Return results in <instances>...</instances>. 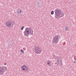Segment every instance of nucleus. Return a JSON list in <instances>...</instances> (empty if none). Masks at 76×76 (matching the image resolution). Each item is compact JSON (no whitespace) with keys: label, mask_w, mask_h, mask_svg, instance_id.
Masks as SVG:
<instances>
[{"label":"nucleus","mask_w":76,"mask_h":76,"mask_svg":"<svg viewBox=\"0 0 76 76\" xmlns=\"http://www.w3.org/2000/svg\"><path fill=\"white\" fill-rule=\"evenodd\" d=\"M34 50L35 53L36 54H41V51H42V49L39 46H37L34 48Z\"/></svg>","instance_id":"20e7f679"},{"label":"nucleus","mask_w":76,"mask_h":76,"mask_svg":"<svg viewBox=\"0 0 76 76\" xmlns=\"http://www.w3.org/2000/svg\"><path fill=\"white\" fill-rule=\"evenodd\" d=\"M58 63H59V62H58Z\"/></svg>","instance_id":"b1692460"},{"label":"nucleus","mask_w":76,"mask_h":76,"mask_svg":"<svg viewBox=\"0 0 76 76\" xmlns=\"http://www.w3.org/2000/svg\"><path fill=\"white\" fill-rule=\"evenodd\" d=\"M55 64H56L57 63L56 62V63H55Z\"/></svg>","instance_id":"6ab92c4d"},{"label":"nucleus","mask_w":76,"mask_h":76,"mask_svg":"<svg viewBox=\"0 0 76 76\" xmlns=\"http://www.w3.org/2000/svg\"><path fill=\"white\" fill-rule=\"evenodd\" d=\"M60 61L61 62V60H60Z\"/></svg>","instance_id":"412c9836"},{"label":"nucleus","mask_w":76,"mask_h":76,"mask_svg":"<svg viewBox=\"0 0 76 76\" xmlns=\"http://www.w3.org/2000/svg\"><path fill=\"white\" fill-rule=\"evenodd\" d=\"M48 64L49 65H50V64H51V62H50V61L49 60L48 61Z\"/></svg>","instance_id":"1a4fd4ad"},{"label":"nucleus","mask_w":76,"mask_h":76,"mask_svg":"<svg viewBox=\"0 0 76 76\" xmlns=\"http://www.w3.org/2000/svg\"><path fill=\"white\" fill-rule=\"evenodd\" d=\"M55 18H56V19H59V18L60 17V16H59V17H57V16L56 15L55 17Z\"/></svg>","instance_id":"9b49d317"},{"label":"nucleus","mask_w":76,"mask_h":76,"mask_svg":"<svg viewBox=\"0 0 76 76\" xmlns=\"http://www.w3.org/2000/svg\"><path fill=\"white\" fill-rule=\"evenodd\" d=\"M20 51H21V52L22 53H24V51H23V50H22V49H21Z\"/></svg>","instance_id":"ddd939ff"},{"label":"nucleus","mask_w":76,"mask_h":76,"mask_svg":"<svg viewBox=\"0 0 76 76\" xmlns=\"http://www.w3.org/2000/svg\"><path fill=\"white\" fill-rule=\"evenodd\" d=\"M51 15H53L54 14V11H52L51 12Z\"/></svg>","instance_id":"4468645a"},{"label":"nucleus","mask_w":76,"mask_h":76,"mask_svg":"<svg viewBox=\"0 0 76 76\" xmlns=\"http://www.w3.org/2000/svg\"><path fill=\"white\" fill-rule=\"evenodd\" d=\"M74 63H76V61H74Z\"/></svg>","instance_id":"4be33fe9"},{"label":"nucleus","mask_w":76,"mask_h":76,"mask_svg":"<svg viewBox=\"0 0 76 76\" xmlns=\"http://www.w3.org/2000/svg\"><path fill=\"white\" fill-rule=\"evenodd\" d=\"M13 26V24H12V26Z\"/></svg>","instance_id":"aec40b11"},{"label":"nucleus","mask_w":76,"mask_h":76,"mask_svg":"<svg viewBox=\"0 0 76 76\" xmlns=\"http://www.w3.org/2000/svg\"><path fill=\"white\" fill-rule=\"evenodd\" d=\"M68 27H67V26L65 28V31H68Z\"/></svg>","instance_id":"9d476101"},{"label":"nucleus","mask_w":76,"mask_h":76,"mask_svg":"<svg viewBox=\"0 0 76 76\" xmlns=\"http://www.w3.org/2000/svg\"><path fill=\"white\" fill-rule=\"evenodd\" d=\"M7 70V67L3 66L0 67V75H3Z\"/></svg>","instance_id":"39448f33"},{"label":"nucleus","mask_w":76,"mask_h":76,"mask_svg":"<svg viewBox=\"0 0 76 76\" xmlns=\"http://www.w3.org/2000/svg\"><path fill=\"white\" fill-rule=\"evenodd\" d=\"M21 12H22V11L20 10V13H21Z\"/></svg>","instance_id":"dca6fc26"},{"label":"nucleus","mask_w":76,"mask_h":76,"mask_svg":"<svg viewBox=\"0 0 76 76\" xmlns=\"http://www.w3.org/2000/svg\"><path fill=\"white\" fill-rule=\"evenodd\" d=\"M58 61H57V62H58Z\"/></svg>","instance_id":"5701e85b"},{"label":"nucleus","mask_w":76,"mask_h":76,"mask_svg":"<svg viewBox=\"0 0 76 76\" xmlns=\"http://www.w3.org/2000/svg\"><path fill=\"white\" fill-rule=\"evenodd\" d=\"M20 10H17V15H19V14H20V12H19Z\"/></svg>","instance_id":"6e6552de"},{"label":"nucleus","mask_w":76,"mask_h":76,"mask_svg":"<svg viewBox=\"0 0 76 76\" xmlns=\"http://www.w3.org/2000/svg\"><path fill=\"white\" fill-rule=\"evenodd\" d=\"M60 63L61 64V65H62V63Z\"/></svg>","instance_id":"a211bd4d"},{"label":"nucleus","mask_w":76,"mask_h":76,"mask_svg":"<svg viewBox=\"0 0 76 76\" xmlns=\"http://www.w3.org/2000/svg\"><path fill=\"white\" fill-rule=\"evenodd\" d=\"M4 65H6V63H4Z\"/></svg>","instance_id":"f3484780"},{"label":"nucleus","mask_w":76,"mask_h":76,"mask_svg":"<svg viewBox=\"0 0 76 76\" xmlns=\"http://www.w3.org/2000/svg\"><path fill=\"white\" fill-rule=\"evenodd\" d=\"M55 15L57 16H59V18H61L63 17L64 14L63 13H61V10H60L56 9L55 11Z\"/></svg>","instance_id":"f03ea898"},{"label":"nucleus","mask_w":76,"mask_h":76,"mask_svg":"<svg viewBox=\"0 0 76 76\" xmlns=\"http://www.w3.org/2000/svg\"><path fill=\"white\" fill-rule=\"evenodd\" d=\"M28 67L27 66H26L24 65L22 66V69L23 71H24V70L26 71V70H28Z\"/></svg>","instance_id":"423d86ee"},{"label":"nucleus","mask_w":76,"mask_h":76,"mask_svg":"<svg viewBox=\"0 0 76 76\" xmlns=\"http://www.w3.org/2000/svg\"><path fill=\"white\" fill-rule=\"evenodd\" d=\"M61 37L60 35H58L55 36V37H53V39L52 40V42L53 44H57V43H58V39H60Z\"/></svg>","instance_id":"7ed1b4c3"},{"label":"nucleus","mask_w":76,"mask_h":76,"mask_svg":"<svg viewBox=\"0 0 76 76\" xmlns=\"http://www.w3.org/2000/svg\"><path fill=\"white\" fill-rule=\"evenodd\" d=\"M12 23L10 21H8L6 23V25L8 27H10L11 25H12Z\"/></svg>","instance_id":"0eeeda50"},{"label":"nucleus","mask_w":76,"mask_h":76,"mask_svg":"<svg viewBox=\"0 0 76 76\" xmlns=\"http://www.w3.org/2000/svg\"><path fill=\"white\" fill-rule=\"evenodd\" d=\"M34 31H33V30H32V29L31 30L30 28H26L25 31L24 32V35L28 37L29 34L31 35H32Z\"/></svg>","instance_id":"f257e3e1"},{"label":"nucleus","mask_w":76,"mask_h":76,"mask_svg":"<svg viewBox=\"0 0 76 76\" xmlns=\"http://www.w3.org/2000/svg\"><path fill=\"white\" fill-rule=\"evenodd\" d=\"M25 28V27H24L23 26H22L21 28V30H22V31L23 30V28Z\"/></svg>","instance_id":"f8f14e48"},{"label":"nucleus","mask_w":76,"mask_h":76,"mask_svg":"<svg viewBox=\"0 0 76 76\" xmlns=\"http://www.w3.org/2000/svg\"><path fill=\"white\" fill-rule=\"evenodd\" d=\"M58 60H60V58H58Z\"/></svg>","instance_id":"2eb2a0df"}]
</instances>
